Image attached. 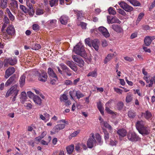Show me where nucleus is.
Segmentation results:
<instances>
[{
    "instance_id": "obj_49",
    "label": "nucleus",
    "mask_w": 155,
    "mask_h": 155,
    "mask_svg": "<svg viewBox=\"0 0 155 155\" xmlns=\"http://www.w3.org/2000/svg\"><path fill=\"white\" fill-rule=\"evenodd\" d=\"M104 138L105 140H108L109 138V134L107 131L106 130L104 129Z\"/></svg>"
},
{
    "instance_id": "obj_60",
    "label": "nucleus",
    "mask_w": 155,
    "mask_h": 155,
    "mask_svg": "<svg viewBox=\"0 0 155 155\" xmlns=\"http://www.w3.org/2000/svg\"><path fill=\"white\" fill-rule=\"evenodd\" d=\"M64 84L67 85H73V83L70 80H68L65 81Z\"/></svg>"
},
{
    "instance_id": "obj_45",
    "label": "nucleus",
    "mask_w": 155,
    "mask_h": 155,
    "mask_svg": "<svg viewBox=\"0 0 155 155\" xmlns=\"http://www.w3.org/2000/svg\"><path fill=\"white\" fill-rule=\"evenodd\" d=\"M76 91L73 90L72 91H70L69 92V95L71 97V100H73L74 99L73 98V96L76 95Z\"/></svg>"
},
{
    "instance_id": "obj_32",
    "label": "nucleus",
    "mask_w": 155,
    "mask_h": 155,
    "mask_svg": "<svg viewBox=\"0 0 155 155\" xmlns=\"http://www.w3.org/2000/svg\"><path fill=\"white\" fill-rule=\"evenodd\" d=\"M128 115L129 118H134L136 116V113L134 110H130L128 112Z\"/></svg>"
},
{
    "instance_id": "obj_12",
    "label": "nucleus",
    "mask_w": 155,
    "mask_h": 155,
    "mask_svg": "<svg viewBox=\"0 0 155 155\" xmlns=\"http://www.w3.org/2000/svg\"><path fill=\"white\" fill-rule=\"evenodd\" d=\"M15 69L13 67H9L5 71V78L7 79L15 71Z\"/></svg>"
},
{
    "instance_id": "obj_9",
    "label": "nucleus",
    "mask_w": 155,
    "mask_h": 155,
    "mask_svg": "<svg viewBox=\"0 0 155 155\" xmlns=\"http://www.w3.org/2000/svg\"><path fill=\"white\" fill-rule=\"evenodd\" d=\"M72 58L73 60L76 63V64L77 65L81 67H82L84 66V62L81 58L75 55L73 56Z\"/></svg>"
},
{
    "instance_id": "obj_10",
    "label": "nucleus",
    "mask_w": 155,
    "mask_h": 155,
    "mask_svg": "<svg viewBox=\"0 0 155 155\" xmlns=\"http://www.w3.org/2000/svg\"><path fill=\"white\" fill-rule=\"evenodd\" d=\"M65 127V124H59L55 126L53 129V132H51V133L55 134L61 130L63 129Z\"/></svg>"
},
{
    "instance_id": "obj_50",
    "label": "nucleus",
    "mask_w": 155,
    "mask_h": 155,
    "mask_svg": "<svg viewBox=\"0 0 155 155\" xmlns=\"http://www.w3.org/2000/svg\"><path fill=\"white\" fill-rule=\"evenodd\" d=\"M66 64L69 66L70 68L73 65H74V62L72 61H68L65 62Z\"/></svg>"
},
{
    "instance_id": "obj_40",
    "label": "nucleus",
    "mask_w": 155,
    "mask_h": 155,
    "mask_svg": "<svg viewBox=\"0 0 155 155\" xmlns=\"http://www.w3.org/2000/svg\"><path fill=\"white\" fill-rule=\"evenodd\" d=\"M33 49L35 50H38L40 49L41 47L40 45L38 44H34L32 46Z\"/></svg>"
},
{
    "instance_id": "obj_43",
    "label": "nucleus",
    "mask_w": 155,
    "mask_h": 155,
    "mask_svg": "<svg viewBox=\"0 0 155 155\" xmlns=\"http://www.w3.org/2000/svg\"><path fill=\"white\" fill-rule=\"evenodd\" d=\"M132 98L131 94H128L126 97V101L127 103H129L131 101Z\"/></svg>"
},
{
    "instance_id": "obj_27",
    "label": "nucleus",
    "mask_w": 155,
    "mask_h": 155,
    "mask_svg": "<svg viewBox=\"0 0 155 155\" xmlns=\"http://www.w3.org/2000/svg\"><path fill=\"white\" fill-rule=\"evenodd\" d=\"M117 133L119 136L122 137H125L127 134L126 130L124 129H121L118 130Z\"/></svg>"
},
{
    "instance_id": "obj_26",
    "label": "nucleus",
    "mask_w": 155,
    "mask_h": 155,
    "mask_svg": "<svg viewBox=\"0 0 155 155\" xmlns=\"http://www.w3.org/2000/svg\"><path fill=\"white\" fill-rule=\"evenodd\" d=\"M97 106L101 113L102 115H103L104 114V108L103 107L102 103L101 101L98 102L97 104Z\"/></svg>"
},
{
    "instance_id": "obj_17",
    "label": "nucleus",
    "mask_w": 155,
    "mask_h": 155,
    "mask_svg": "<svg viewBox=\"0 0 155 155\" xmlns=\"http://www.w3.org/2000/svg\"><path fill=\"white\" fill-rule=\"evenodd\" d=\"M141 115L147 120H151L152 115L151 112L148 110H147L145 112L142 113Z\"/></svg>"
},
{
    "instance_id": "obj_52",
    "label": "nucleus",
    "mask_w": 155,
    "mask_h": 155,
    "mask_svg": "<svg viewBox=\"0 0 155 155\" xmlns=\"http://www.w3.org/2000/svg\"><path fill=\"white\" fill-rule=\"evenodd\" d=\"M40 28V26L37 24H34L32 25V29L34 30L38 31Z\"/></svg>"
},
{
    "instance_id": "obj_54",
    "label": "nucleus",
    "mask_w": 155,
    "mask_h": 155,
    "mask_svg": "<svg viewBox=\"0 0 155 155\" xmlns=\"http://www.w3.org/2000/svg\"><path fill=\"white\" fill-rule=\"evenodd\" d=\"M35 11L33 9V8L30 9H28V12L27 13L29 14L30 15L33 16L34 14Z\"/></svg>"
},
{
    "instance_id": "obj_57",
    "label": "nucleus",
    "mask_w": 155,
    "mask_h": 155,
    "mask_svg": "<svg viewBox=\"0 0 155 155\" xmlns=\"http://www.w3.org/2000/svg\"><path fill=\"white\" fill-rule=\"evenodd\" d=\"M58 0H51L50 2V4L51 7L54 5Z\"/></svg>"
},
{
    "instance_id": "obj_11",
    "label": "nucleus",
    "mask_w": 155,
    "mask_h": 155,
    "mask_svg": "<svg viewBox=\"0 0 155 155\" xmlns=\"http://www.w3.org/2000/svg\"><path fill=\"white\" fill-rule=\"evenodd\" d=\"M59 65L63 70L66 73L67 76H70L72 75L71 71L64 63H61Z\"/></svg>"
},
{
    "instance_id": "obj_42",
    "label": "nucleus",
    "mask_w": 155,
    "mask_h": 155,
    "mask_svg": "<svg viewBox=\"0 0 155 155\" xmlns=\"http://www.w3.org/2000/svg\"><path fill=\"white\" fill-rule=\"evenodd\" d=\"M80 143H78L76 144L75 146V150L77 152H80L81 150V146Z\"/></svg>"
},
{
    "instance_id": "obj_6",
    "label": "nucleus",
    "mask_w": 155,
    "mask_h": 155,
    "mask_svg": "<svg viewBox=\"0 0 155 155\" xmlns=\"http://www.w3.org/2000/svg\"><path fill=\"white\" fill-rule=\"evenodd\" d=\"M36 74L38 77V80L42 82H45L47 80L48 76L47 73L44 71H43L41 73L38 72H37Z\"/></svg>"
},
{
    "instance_id": "obj_21",
    "label": "nucleus",
    "mask_w": 155,
    "mask_h": 155,
    "mask_svg": "<svg viewBox=\"0 0 155 155\" xmlns=\"http://www.w3.org/2000/svg\"><path fill=\"white\" fill-rule=\"evenodd\" d=\"M48 73L50 77L58 79V77L55 73L54 72L53 69L50 68L48 69Z\"/></svg>"
},
{
    "instance_id": "obj_58",
    "label": "nucleus",
    "mask_w": 155,
    "mask_h": 155,
    "mask_svg": "<svg viewBox=\"0 0 155 155\" xmlns=\"http://www.w3.org/2000/svg\"><path fill=\"white\" fill-rule=\"evenodd\" d=\"M27 93L28 96L29 98H34V97L35 96L34 95V94L31 91H29Z\"/></svg>"
},
{
    "instance_id": "obj_30",
    "label": "nucleus",
    "mask_w": 155,
    "mask_h": 155,
    "mask_svg": "<svg viewBox=\"0 0 155 155\" xmlns=\"http://www.w3.org/2000/svg\"><path fill=\"white\" fill-rule=\"evenodd\" d=\"M33 100L35 104L40 105L41 103V100L38 96L35 95L33 98Z\"/></svg>"
},
{
    "instance_id": "obj_19",
    "label": "nucleus",
    "mask_w": 155,
    "mask_h": 155,
    "mask_svg": "<svg viewBox=\"0 0 155 155\" xmlns=\"http://www.w3.org/2000/svg\"><path fill=\"white\" fill-rule=\"evenodd\" d=\"M15 77L14 75L10 77L5 83V86L8 87L12 84H14L15 82Z\"/></svg>"
},
{
    "instance_id": "obj_24",
    "label": "nucleus",
    "mask_w": 155,
    "mask_h": 155,
    "mask_svg": "<svg viewBox=\"0 0 155 155\" xmlns=\"http://www.w3.org/2000/svg\"><path fill=\"white\" fill-rule=\"evenodd\" d=\"M8 0H0V8H5L8 5Z\"/></svg>"
},
{
    "instance_id": "obj_16",
    "label": "nucleus",
    "mask_w": 155,
    "mask_h": 155,
    "mask_svg": "<svg viewBox=\"0 0 155 155\" xmlns=\"http://www.w3.org/2000/svg\"><path fill=\"white\" fill-rule=\"evenodd\" d=\"M155 39V36H146L145 37L144 41L145 45L149 46L153 40Z\"/></svg>"
},
{
    "instance_id": "obj_48",
    "label": "nucleus",
    "mask_w": 155,
    "mask_h": 155,
    "mask_svg": "<svg viewBox=\"0 0 155 155\" xmlns=\"http://www.w3.org/2000/svg\"><path fill=\"white\" fill-rule=\"evenodd\" d=\"M144 16V13H140L138 15V18L136 21V22L138 23L142 19Z\"/></svg>"
},
{
    "instance_id": "obj_53",
    "label": "nucleus",
    "mask_w": 155,
    "mask_h": 155,
    "mask_svg": "<svg viewBox=\"0 0 155 155\" xmlns=\"http://www.w3.org/2000/svg\"><path fill=\"white\" fill-rule=\"evenodd\" d=\"M57 22V20L56 19H52L50 21V23H48L49 25L51 26H54Z\"/></svg>"
},
{
    "instance_id": "obj_23",
    "label": "nucleus",
    "mask_w": 155,
    "mask_h": 155,
    "mask_svg": "<svg viewBox=\"0 0 155 155\" xmlns=\"http://www.w3.org/2000/svg\"><path fill=\"white\" fill-rule=\"evenodd\" d=\"M91 43L95 49L97 51L99 48V41L97 39H94L91 41Z\"/></svg>"
},
{
    "instance_id": "obj_18",
    "label": "nucleus",
    "mask_w": 155,
    "mask_h": 155,
    "mask_svg": "<svg viewBox=\"0 0 155 155\" xmlns=\"http://www.w3.org/2000/svg\"><path fill=\"white\" fill-rule=\"evenodd\" d=\"M6 31L9 36H12L15 34V30L14 27L12 26H9L7 28Z\"/></svg>"
},
{
    "instance_id": "obj_13",
    "label": "nucleus",
    "mask_w": 155,
    "mask_h": 155,
    "mask_svg": "<svg viewBox=\"0 0 155 155\" xmlns=\"http://www.w3.org/2000/svg\"><path fill=\"white\" fill-rule=\"evenodd\" d=\"M139 132L142 135H147L150 133V130L148 127L144 126L138 130Z\"/></svg>"
},
{
    "instance_id": "obj_51",
    "label": "nucleus",
    "mask_w": 155,
    "mask_h": 155,
    "mask_svg": "<svg viewBox=\"0 0 155 155\" xmlns=\"http://www.w3.org/2000/svg\"><path fill=\"white\" fill-rule=\"evenodd\" d=\"M21 9L22 11L25 13H27L28 12V9L23 5H21L20 6Z\"/></svg>"
},
{
    "instance_id": "obj_28",
    "label": "nucleus",
    "mask_w": 155,
    "mask_h": 155,
    "mask_svg": "<svg viewBox=\"0 0 155 155\" xmlns=\"http://www.w3.org/2000/svg\"><path fill=\"white\" fill-rule=\"evenodd\" d=\"M10 6L11 7L12 9H15L18 8V4L17 1L13 0L12 1L10 4Z\"/></svg>"
},
{
    "instance_id": "obj_7",
    "label": "nucleus",
    "mask_w": 155,
    "mask_h": 155,
    "mask_svg": "<svg viewBox=\"0 0 155 155\" xmlns=\"http://www.w3.org/2000/svg\"><path fill=\"white\" fill-rule=\"evenodd\" d=\"M107 23L109 24L113 23L120 24L121 23V21L116 16H107Z\"/></svg>"
},
{
    "instance_id": "obj_20",
    "label": "nucleus",
    "mask_w": 155,
    "mask_h": 155,
    "mask_svg": "<svg viewBox=\"0 0 155 155\" xmlns=\"http://www.w3.org/2000/svg\"><path fill=\"white\" fill-rule=\"evenodd\" d=\"M145 122L142 120H137L136 124V127L138 130L145 126Z\"/></svg>"
},
{
    "instance_id": "obj_35",
    "label": "nucleus",
    "mask_w": 155,
    "mask_h": 155,
    "mask_svg": "<svg viewBox=\"0 0 155 155\" xmlns=\"http://www.w3.org/2000/svg\"><path fill=\"white\" fill-rule=\"evenodd\" d=\"M74 146L73 145H71L68 147H67L66 149L68 153L69 154H71L72 153V152L74 150Z\"/></svg>"
},
{
    "instance_id": "obj_34",
    "label": "nucleus",
    "mask_w": 155,
    "mask_h": 155,
    "mask_svg": "<svg viewBox=\"0 0 155 155\" xmlns=\"http://www.w3.org/2000/svg\"><path fill=\"white\" fill-rule=\"evenodd\" d=\"M114 55V54H108L107 56L105 58L104 61V63L106 64L111 59H112Z\"/></svg>"
},
{
    "instance_id": "obj_25",
    "label": "nucleus",
    "mask_w": 155,
    "mask_h": 155,
    "mask_svg": "<svg viewBox=\"0 0 155 155\" xmlns=\"http://www.w3.org/2000/svg\"><path fill=\"white\" fill-rule=\"evenodd\" d=\"M26 76L25 74H23L20 78L19 81L20 86L21 87H22L25 83Z\"/></svg>"
},
{
    "instance_id": "obj_62",
    "label": "nucleus",
    "mask_w": 155,
    "mask_h": 155,
    "mask_svg": "<svg viewBox=\"0 0 155 155\" xmlns=\"http://www.w3.org/2000/svg\"><path fill=\"white\" fill-rule=\"evenodd\" d=\"M102 45L103 47L107 46L108 45L107 41L105 40H103L102 41Z\"/></svg>"
},
{
    "instance_id": "obj_2",
    "label": "nucleus",
    "mask_w": 155,
    "mask_h": 155,
    "mask_svg": "<svg viewBox=\"0 0 155 155\" xmlns=\"http://www.w3.org/2000/svg\"><path fill=\"white\" fill-rule=\"evenodd\" d=\"M19 91V88L16 85L12 87L7 92L6 97H8L10 95L16 96Z\"/></svg>"
},
{
    "instance_id": "obj_38",
    "label": "nucleus",
    "mask_w": 155,
    "mask_h": 155,
    "mask_svg": "<svg viewBox=\"0 0 155 155\" xmlns=\"http://www.w3.org/2000/svg\"><path fill=\"white\" fill-rule=\"evenodd\" d=\"M76 96L77 99H79L84 96V95L80 92L79 91H76Z\"/></svg>"
},
{
    "instance_id": "obj_64",
    "label": "nucleus",
    "mask_w": 155,
    "mask_h": 155,
    "mask_svg": "<svg viewBox=\"0 0 155 155\" xmlns=\"http://www.w3.org/2000/svg\"><path fill=\"white\" fill-rule=\"evenodd\" d=\"M85 43L89 46H91V44L90 41V39L89 38H86L85 39Z\"/></svg>"
},
{
    "instance_id": "obj_29",
    "label": "nucleus",
    "mask_w": 155,
    "mask_h": 155,
    "mask_svg": "<svg viewBox=\"0 0 155 155\" xmlns=\"http://www.w3.org/2000/svg\"><path fill=\"white\" fill-rule=\"evenodd\" d=\"M74 13L77 15V19L79 21H80L83 17L82 11H78L74 10Z\"/></svg>"
},
{
    "instance_id": "obj_37",
    "label": "nucleus",
    "mask_w": 155,
    "mask_h": 155,
    "mask_svg": "<svg viewBox=\"0 0 155 155\" xmlns=\"http://www.w3.org/2000/svg\"><path fill=\"white\" fill-rule=\"evenodd\" d=\"M44 10L39 8H37L36 12V14L37 15H41L44 14Z\"/></svg>"
},
{
    "instance_id": "obj_41",
    "label": "nucleus",
    "mask_w": 155,
    "mask_h": 155,
    "mask_svg": "<svg viewBox=\"0 0 155 155\" xmlns=\"http://www.w3.org/2000/svg\"><path fill=\"white\" fill-rule=\"evenodd\" d=\"M108 12L110 14L114 15L116 14V11L114 9V8L111 7H110L108 9Z\"/></svg>"
},
{
    "instance_id": "obj_36",
    "label": "nucleus",
    "mask_w": 155,
    "mask_h": 155,
    "mask_svg": "<svg viewBox=\"0 0 155 155\" xmlns=\"http://www.w3.org/2000/svg\"><path fill=\"white\" fill-rule=\"evenodd\" d=\"M130 3L134 6H139L141 5L140 3L137 0H132Z\"/></svg>"
},
{
    "instance_id": "obj_22",
    "label": "nucleus",
    "mask_w": 155,
    "mask_h": 155,
    "mask_svg": "<svg viewBox=\"0 0 155 155\" xmlns=\"http://www.w3.org/2000/svg\"><path fill=\"white\" fill-rule=\"evenodd\" d=\"M68 16L63 15L60 18L59 20L61 24L66 25L68 23Z\"/></svg>"
},
{
    "instance_id": "obj_55",
    "label": "nucleus",
    "mask_w": 155,
    "mask_h": 155,
    "mask_svg": "<svg viewBox=\"0 0 155 155\" xmlns=\"http://www.w3.org/2000/svg\"><path fill=\"white\" fill-rule=\"evenodd\" d=\"M104 124V126L106 128L108 129L109 130L111 129L112 127L111 126L108 124L106 122H103V123L102 124Z\"/></svg>"
},
{
    "instance_id": "obj_47",
    "label": "nucleus",
    "mask_w": 155,
    "mask_h": 155,
    "mask_svg": "<svg viewBox=\"0 0 155 155\" xmlns=\"http://www.w3.org/2000/svg\"><path fill=\"white\" fill-rule=\"evenodd\" d=\"M124 103L122 102H120L117 104V108L118 110H121L123 108Z\"/></svg>"
},
{
    "instance_id": "obj_5",
    "label": "nucleus",
    "mask_w": 155,
    "mask_h": 155,
    "mask_svg": "<svg viewBox=\"0 0 155 155\" xmlns=\"http://www.w3.org/2000/svg\"><path fill=\"white\" fill-rule=\"evenodd\" d=\"M127 136L128 140L132 142L137 141L140 139L139 137L134 132L128 133Z\"/></svg>"
},
{
    "instance_id": "obj_31",
    "label": "nucleus",
    "mask_w": 155,
    "mask_h": 155,
    "mask_svg": "<svg viewBox=\"0 0 155 155\" xmlns=\"http://www.w3.org/2000/svg\"><path fill=\"white\" fill-rule=\"evenodd\" d=\"M95 137L98 142L97 144L100 145H102L103 143V141L101 140V138L100 134H96Z\"/></svg>"
},
{
    "instance_id": "obj_14",
    "label": "nucleus",
    "mask_w": 155,
    "mask_h": 155,
    "mask_svg": "<svg viewBox=\"0 0 155 155\" xmlns=\"http://www.w3.org/2000/svg\"><path fill=\"white\" fill-rule=\"evenodd\" d=\"M111 28L117 33H121L123 31L122 27L120 25L114 24L111 25Z\"/></svg>"
},
{
    "instance_id": "obj_3",
    "label": "nucleus",
    "mask_w": 155,
    "mask_h": 155,
    "mask_svg": "<svg viewBox=\"0 0 155 155\" xmlns=\"http://www.w3.org/2000/svg\"><path fill=\"white\" fill-rule=\"evenodd\" d=\"M17 60L16 57L5 59L4 60V66L7 67L8 66V64L14 65L17 63Z\"/></svg>"
},
{
    "instance_id": "obj_8",
    "label": "nucleus",
    "mask_w": 155,
    "mask_h": 155,
    "mask_svg": "<svg viewBox=\"0 0 155 155\" xmlns=\"http://www.w3.org/2000/svg\"><path fill=\"white\" fill-rule=\"evenodd\" d=\"M120 5L126 11L130 12L134 10V8L127 4L124 1H122L119 3Z\"/></svg>"
},
{
    "instance_id": "obj_56",
    "label": "nucleus",
    "mask_w": 155,
    "mask_h": 155,
    "mask_svg": "<svg viewBox=\"0 0 155 155\" xmlns=\"http://www.w3.org/2000/svg\"><path fill=\"white\" fill-rule=\"evenodd\" d=\"M118 12L119 14L123 15L125 16L126 15V13L123 10L120 8L118 9Z\"/></svg>"
},
{
    "instance_id": "obj_1",
    "label": "nucleus",
    "mask_w": 155,
    "mask_h": 155,
    "mask_svg": "<svg viewBox=\"0 0 155 155\" xmlns=\"http://www.w3.org/2000/svg\"><path fill=\"white\" fill-rule=\"evenodd\" d=\"M73 51L75 54L83 58H85L87 57V54L84 47L80 43H78L74 47Z\"/></svg>"
},
{
    "instance_id": "obj_33",
    "label": "nucleus",
    "mask_w": 155,
    "mask_h": 155,
    "mask_svg": "<svg viewBox=\"0 0 155 155\" xmlns=\"http://www.w3.org/2000/svg\"><path fill=\"white\" fill-rule=\"evenodd\" d=\"M97 76V70L95 69L93 71L90 72L87 75L88 77H92L96 78Z\"/></svg>"
},
{
    "instance_id": "obj_39",
    "label": "nucleus",
    "mask_w": 155,
    "mask_h": 155,
    "mask_svg": "<svg viewBox=\"0 0 155 155\" xmlns=\"http://www.w3.org/2000/svg\"><path fill=\"white\" fill-rule=\"evenodd\" d=\"M3 21L4 22V25H5V24L7 25L9 23V20L7 16L4 15Z\"/></svg>"
},
{
    "instance_id": "obj_61",
    "label": "nucleus",
    "mask_w": 155,
    "mask_h": 155,
    "mask_svg": "<svg viewBox=\"0 0 155 155\" xmlns=\"http://www.w3.org/2000/svg\"><path fill=\"white\" fill-rule=\"evenodd\" d=\"M105 110L109 114H113L114 113L113 111L110 110V109L107 107H105Z\"/></svg>"
},
{
    "instance_id": "obj_46",
    "label": "nucleus",
    "mask_w": 155,
    "mask_h": 155,
    "mask_svg": "<svg viewBox=\"0 0 155 155\" xmlns=\"http://www.w3.org/2000/svg\"><path fill=\"white\" fill-rule=\"evenodd\" d=\"M79 133V131H76L71 134L69 136V139H71L72 137H76Z\"/></svg>"
},
{
    "instance_id": "obj_15",
    "label": "nucleus",
    "mask_w": 155,
    "mask_h": 155,
    "mask_svg": "<svg viewBox=\"0 0 155 155\" xmlns=\"http://www.w3.org/2000/svg\"><path fill=\"white\" fill-rule=\"evenodd\" d=\"M98 31L106 38L109 37L110 35L107 29L105 27L101 26L98 28Z\"/></svg>"
},
{
    "instance_id": "obj_63",
    "label": "nucleus",
    "mask_w": 155,
    "mask_h": 155,
    "mask_svg": "<svg viewBox=\"0 0 155 155\" xmlns=\"http://www.w3.org/2000/svg\"><path fill=\"white\" fill-rule=\"evenodd\" d=\"M117 144V141L115 140L113 141L112 140H111L110 139V144L113 146H116Z\"/></svg>"
},
{
    "instance_id": "obj_4",
    "label": "nucleus",
    "mask_w": 155,
    "mask_h": 155,
    "mask_svg": "<svg viewBox=\"0 0 155 155\" xmlns=\"http://www.w3.org/2000/svg\"><path fill=\"white\" fill-rule=\"evenodd\" d=\"M92 135L87 140V145L89 148H92L96 146L97 142L95 139V137L94 134H91Z\"/></svg>"
},
{
    "instance_id": "obj_44",
    "label": "nucleus",
    "mask_w": 155,
    "mask_h": 155,
    "mask_svg": "<svg viewBox=\"0 0 155 155\" xmlns=\"http://www.w3.org/2000/svg\"><path fill=\"white\" fill-rule=\"evenodd\" d=\"M68 99L67 96L65 94H63L60 98V100L61 101H64L65 102V101H67Z\"/></svg>"
},
{
    "instance_id": "obj_59",
    "label": "nucleus",
    "mask_w": 155,
    "mask_h": 155,
    "mask_svg": "<svg viewBox=\"0 0 155 155\" xmlns=\"http://www.w3.org/2000/svg\"><path fill=\"white\" fill-rule=\"evenodd\" d=\"M124 58L125 60L129 62H131L134 60V58L132 57L130 58V57L127 56L124 57Z\"/></svg>"
}]
</instances>
